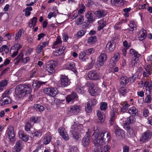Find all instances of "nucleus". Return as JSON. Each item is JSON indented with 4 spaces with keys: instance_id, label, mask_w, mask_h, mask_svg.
I'll list each match as a JSON object with an SVG mask.
<instances>
[{
    "instance_id": "8fccbe9b",
    "label": "nucleus",
    "mask_w": 152,
    "mask_h": 152,
    "mask_svg": "<svg viewBox=\"0 0 152 152\" xmlns=\"http://www.w3.org/2000/svg\"><path fill=\"white\" fill-rule=\"evenodd\" d=\"M129 106V104L127 103L125 104L124 105H122V107L121 108V112L122 113L125 112Z\"/></svg>"
},
{
    "instance_id": "c03bdc74",
    "label": "nucleus",
    "mask_w": 152,
    "mask_h": 152,
    "mask_svg": "<svg viewBox=\"0 0 152 152\" xmlns=\"http://www.w3.org/2000/svg\"><path fill=\"white\" fill-rule=\"evenodd\" d=\"M37 21V18L36 17H34L32 19H30L29 21V26L30 28H31L32 26L34 27L36 25V22Z\"/></svg>"
},
{
    "instance_id": "13d9d810",
    "label": "nucleus",
    "mask_w": 152,
    "mask_h": 152,
    "mask_svg": "<svg viewBox=\"0 0 152 152\" xmlns=\"http://www.w3.org/2000/svg\"><path fill=\"white\" fill-rule=\"evenodd\" d=\"M58 131L59 132L60 134H67L65 131V129L63 127H60L58 129Z\"/></svg>"
},
{
    "instance_id": "2eb2a0df",
    "label": "nucleus",
    "mask_w": 152,
    "mask_h": 152,
    "mask_svg": "<svg viewBox=\"0 0 152 152\" xmlns=\"http://www.w3.org/2000/svg\"><path fill=\"white\" fill-rule=\"evenodd\" d=\"M148 35L147 34L146 30L142 28L139 31L138 34V40L140 41H142L144 40Z\"/></svg>"
},
{
    "instance_id": "69168bd1",
    "label": "nucleus",
    "mask_w": 152,
    "mask_h": 152,
    "mask_svg": "<svg viewBox=\"0 0 152 152\" xmlns=\"http://www.w3.org/2000/svg\"><path fill=\"white\" fill-rule=\"evenodd\" d=\"M31 127V125L30 123L27 122L26 125L25 126V130L26 132H29L30 130Z\"/></svg>"
},
{
    "instance_id": "c9c22d12",
    "label": "nucleus",
    "mask_w": 152,
    "mask_h": 152,
    "mask_svg": "<svg viewBox=\"0 0 152 152\" xmlns=\"http://www.w3.org/2000/svg\"><path fill=\"white\" fill-rule=\"evenodd\" d=\"M130 54L133 56V58H138L141 55L133 49H131L130 50Z\"/></svg>"
},
{
    "instance_id": "473e14b6",
    "label": "nucleus",
    "mask_w": 152,
    "mask_h": 152,
    "mask_svg": "<svg viewBox=\"0 0 152 152\" xmlns=\"http://www.w3.org/2000/svg\"><path fill=\"white\" fill-rule=\"evenodd\" d=\"M11 102V99L9 97L2 98L0 100V103L1 105L3 106L8 104Z\"/></svg>"
},
{
    "instance_id": "49530a36",
    "label": "nucleus",
    "mask_w": 152,
    "mask_h": 152,
    "mask_svg": "<svg viewBox=\"0 0 152 152\" xmlns=\"http://www.w3.org/2000/svg\"><path fill=\"white\" fill-rule=\"evenodd\" d=\"M8 83V81L6 80H2L0 82V90L2 91L4 90V88L6 87Z\"/></svg>"
},
{
    "instance_id": "dca6fc26",
    "label": "nucleus",
    "mask_w": 152,
    "mask_h": 152,
    "mask_svg": "<svg viewBox=\"0 0 152 152\" xmlns=\"http://www.w3.org/2000/svg\"><path fill=\"white\" fill-rule=\"evenodd\" d=\"M49 42L47 41L39 43V45H37V48H36V52L37 54H39L41 51L43 50V48H45L46 46L48 45Z\"/></svg>"
},
{
    "instance_id": "f03ea898",
    "label": "nucleus",
    "mask_w": 152,
    "mask_h": 152,
    "mask_svg": "<svg viewBox=\"0 0 152 152\" xmlns=\"http://www.w3.org/2000/svg\"><path fill=\"white\" fill-rule=\"evenodd\" d=\"M95 127H94V132H93V143L96 145L99 144L104 145L106 141L108 142L110 140V135L107 132H102L98 133V129L96 128L95 130Z\"/></svg>"
},
{
    "instance_id": "9d476101",
    "label": "nucleus",
    "mask_w": 152,
    "mask_h": 152,
    "mask_svg": "<svg viewBox=\"0 0 152 152\" xmlns=\"http://www.w3.org/2000/svg\"><path fill=\"white\" fill-rule=\"evenodd\" d=\"M151 134H152L151 132L149 130H147L142 134L141 138H140V141L145 142L148 140L151 139Z\"/></svg>"
},
{
    "instance_id": "603ef678",
    "label": "nucleus",
    "mask_w": 152,
    "mask_h": 152,
    "mask_svg": "<svg viewBox=\"0 0 152 152\" xmlns=\"http://www.w3.org/2000/svg\"><path fill=\"white\" fill-rule=\"evenodd\" d=\"M84 52L85 54H86L91 55L94 52V50L93 48H91L86 49L84 51H82L80 52Z\"/></svg>"
},
{
    "instance_id": "412c9836",
    "label": "nucleus",
    "mask_w": 152,
    "mask_h": 152,
    "mask_svg": "<svg viewBox=\"0 0 152 152\" xmlns=\"http://www.w3.org/2000/svg\"><path fill=\"white\" fill-rule=\"evenodd\" d=\"M18 134H19V137L22 139L23 141L26 142L28 141V136L26 135L22 130L19 131V132H18Z\"/></svg>"
},
{
    "instance_id": "b1692460",
    "label": "nucleus",
    "mask_w": 152,
    "mask_h": 152,
    "mask_svg": "<svg viewBox=\"0 0 152 152\" xmlns=\"http://www.w3.org/2000/svg\"><path fill=\"white\" fill-rule=\"evenodd\" d=\"M23 143L21 140H18L17 141L15 146V152H19L21 151L23 148Z\"/></svg>"
},
{
    "instance_id": "bf43d9fd",
    "label": "nucleus",
    "mask_w": 152,
    "mask_h": 152,
    "mask_svg": "<svg viewBox=\"0 0 152 152\" xmlns=\"http://www.w3.org/2000/svg\"><path fill=\"white\" fill-rule=\"evenodd\" d=\"M91 62L88 64V67L85 68L86 70H90L93 67V64H94V61L91 58Z\"/></svg>"
},
{
    "instance_id": "2f4dec72",
    "label": "nucleus",
    "mask_w": 152,
    "mask_h": 152,
    "mask_svg": "<svg viewBox=\"0 0 152 152\" xmlns=\"http://www.w3.org/2000/svg\"><path fill=\"white\" fill-rule=\"evenodd\" d=\"M124 134V131L120 129L117 128L115 130L116 137L118 139H121Z\"/></svg>"
},
{
    "instance_id": "9b49d317",
    "label": "nucleus",
    "mask_w": 152,
    "mask_h": 152,
    "mask_svg": "<svg viewBox=\"0 0 152 152\" xmlns=\"http://www.w3.org/2000/svg\"><path fill=\"white\" fill-rule=\"evenodd\" d=\"M60 84L61 87H65L69 85V79L65 75H61L60 77Z\"/></svg>"
},
{
    "instance_id": "09e8293b",
    "label": "nucleus",
    "mask_w": 152,
    "mask_h": 152,
    "mask_svg": "<svg viewBox=\"0 0 152 152\" xmlns=\"http://www.w3.org/2000/svg\"><path fill=\"white\" fill-rule=\"evenodd\" d=\"M96 40V37L94 36L91 37L88 39L87 43L89 44H92L95 42Z\"/></svg>"
},
{
    "instance_id": "aec40b11",
    "label": "nucleus",
    "mask_w": 152,
    "mask_h": 152,
    "mask_svg": "<svg viewBox=\"0 0 152 152\" xmlns=\"http://www.w3.org/2000/svg\"><path fill=\"white\" fill-rule=\"evenodd\" d=\"M86 136L82 140V145L84 147H86L89 145L90 143V138H89V135L88 132H86Z\"/></svg>"
},
{
    "instance_id": "cd10ccee",
    "label": "nucleus",
    "mask_w": 152,
    "mask_h": 152,
    "mask_svg": "<svg viewBox=\"0 0 152 152\" xmlns=\"http://www.w3.org/2000/svg\"><path fill=\"white\" fill-rule=\"evenodd\" d=\"M129 113L132 116H136L138 115V111L134 106L130 107L128 110Z\"/></svg>"
},
{
    "instance_id": "6e6d98bb",
    "label": "nucleus",
    "mask_w": 152,
    "mask_h": 152,
    "mask_svg": "<svg viewBox=\"0 0 152 152\" xmlns=\"http://www.w3.org/2000/svg\"><path fill=\"white\" fill-rule=\"evenodd\" d=\"M85 33L86 30H80L77 31V32L76 33L77 37H82L84 35Z\"/></svg>"
},
{
    "instance_id": "e433bc0d",
    "label": "nucleus",
    "mask_w": 152,
    "mask_h": 152,
    "mask_svg": "<svg viewBox=\"0 0 152 152\" xmlns=\"http://www.w3.org/2000/svg\"><path fill=\"white\" fill-rule=\"evenodd\" d=\"M135 116H136L131 115L127 118L126 121V124H134V123H135L136 122V118L134 117Z\"/></svg>"
},
{
    "instance_id": "4c0bfd02",
    "label": "nucleus",
    "mask_w": 152,
    "mask_h": 152,
    "mask_svg": "<svg viewBox=\"0 0 152 152\" xmlns=\"http://www.w3.org/2000/svg\"><path fill=\"white\" fill-rule=\"evenodd\" d=\"M23 53L21 52L19 53V55H18L17 57L15 58L13 60V61L15 62V65H18L20 62L21 60L23 59Z\"/></svg>"
},
{
    "instance_id": "5701e85b",
    "label": "nucleus",
    "mask_w": 152,
    "mask_h": 152,
    "mask_svg": "<svg viewBox=\"0 0 152 152\" xmlns=\"http://www.w3.org/2000/svg\"><path fill=\"white\" fill-rule=\"evenodd\" d=\"M21 47V45H15L14 46H12L11 49H15V51L13 52L12 55V58H14L18 55V50Z\"/></svg>"
},
{
    "instance_id": "c85d7f7f",
    "label": "nucleus",
    "mask_w": 152,
    "mask_h": 152,
    "mask_svg": "<svg viewBox=\"0 0 152 152\" xmlns=\"http://www.w3.org/2000/svg\"><path fill=\"white\" fill-rule=\"evenodd\" d=\"M96 112L97 116L98 117L99 121H100V122L102 123L104 122L105 117L104 114L99 110H97Z\"/></svg>"
},
{
    "instance_id": "f3484780",
    "label": "nucleus",
    "mask_w": 152,
    "mask_h": 152,
    "mask_svg": "<svg viewBox=\"0 0 152 152\" xmlns=\"http://www.w3.org/2000/svg\"><path fill=\"white\" fill-rule=\"evenodd\" d=\"M81 127V125L74 123V124L71 126L70 132H79L80 131Z\"/></svg>"
},
{
    "instance_id": "5fc2aeb1",
    "label": "nucleus",
    "mask_w": 152,
    "mask_h": 152,
    "mask_svg": "<svg viewBox=\"0 0 152 152\" xmlns=\"http://www.w3.org/2000/svg\"><path fill=\"white\" fill-rule=\"evenodd\" d=\"M100 109L102 111H104L106 110L107 107V104L105 102H102L100 103Z\"/></svg>"
},
{
    "instance_id": "864d4df0",
    "label": "nucleus",
    "mask_w": 152,
    "mask_h": 152,
    "mask_svg": "<svg viewBox=\"0 0 152 152\" xmlns=\"http://www.w3.org/2000/svg\"><path fill=\"white\" fill-rule=\"evenodd\" d=\"M97 101L96 99H92L88 103L87 106H94L97 104Z\"/></svg>"
},
{
    "instance_id": "6e6552de",
    "label": "nucleus",
    "mask_w": 152,
    "mask_h": 152,
    "mask_svg": "<svg viewBox=\"0 0 152 152\" xmlns=\"http://www.w3.org/2000/svg\"><path fill=\"white\" fill-rule=\"evenodd\" d=\"M78 99V96L75 92H72L66 97V102L68 103L72 104Z\"/></svg>"
},
{
    "instance_id": "20e7f679",
    "label": "nucleus",
    "mask_w": 152,
    "mask_h": 152,
    "mask_svg": "<svg viewBox=\"0 0 152 152\" xmlns=\"http://www.w3.org/2000/svg\"><path fill=\"white\" fill-rule=\"evenodd\" d=\"M88 77L92 80H97L101 77L100 73L95 70H91L88 73Z\"/></svg>"
},
{
    "instance_id": "7c9ffc66",
    "label": "nucleus",
    "mask_w": 152,
    "mask_h": 152,
    "mask_svg": "<svg viewBox=\"0 0 152 152\" xmlns=\"http://www.w3.org/2000/svg\"><path fill=\"white\" fill-rule=\"evenodd\" d=\"M62 43V41L61 40L60 36H58L56 39V41L53 43V46H52V48H58L60 44Z\"/></svg>"
},
{
    "instance_id": "f704fd0d",
    "label": "nucleus",
    "mask_w": 152,
    "mask_h": 152,
    "mask_svg": "<svg viewBox=\"0 0 152 152\" xmlns=\"http://www.w3.org/2000/svg\"><path fill=\"white\" fill-rule=\"evenodd\" d=\"M33 108H34V109L36 110V111L39 112H42L44 110H45V108H44L43 106L37 104H34Z\"/></svg>"
},
{
    "instance_id": "338daca9",
    "label": "nucleus",
    "mask_w": 152,
    "mask_h": 152,
    "mask_svg": "<svg viewBox=\"0 0 152 152\" xmlns=\"http://www.w3.org/2000/svg\"><path fill=\"white\" fill-rule=\"evenodd\" d=\"M145 69L146 72H151L152 71V65L149 64L145 67Z\"/></svg>"
},
{
    "instance_id": "ddd939ff",
    "label": "nucleus",
    "mask_w": 152,
    "mask_h": 152,
    "mask_svg": "<svg viewBox=\"0 0 152 152\" xmlns=\"http://www.w3.org/2000/svg\"><path fill=\"white\" fill-rule=\"evenodd\" d=\"M55 67V65L54 63L47 62L46 63V64L45 69L49 73L52 74L54 72Z\"/></svg>"
},
{
    "instance_id": "f8f14e48",
    "label": "nucleus",
    "mask_w": 152,
    "mask_h": 152,
    "mask_svg": "<svg viewBox=\"0 0 152 152\" xmlns=\"http://www.w3.org/2000/svg\"><path fill=\"white\" fill-rule=\"evenodd\" d=\"M107 60V56L105 53H102L100 54V55L99 56V59H98V66L99 67H100L104 64V63Z\"/></svg>"
},
{
    "instance_id": "393cba45",
    "label": "nucleus",
    "mask_w": 152,
    "mask_h": 152,
    "mask_svg": "<svg viewBox=\"0 0 152 152\" xmlns=\"http://www.w3.org/2000/svg\"><path fill=\"white\" fill-rule=\"evenodd\" d=\"M141 86L145 87L146 91H148L149 94H151V92L152 91V83L149 81H145V85Z\"/></svg>"
},
{
    "instance_id": "79ce46f5",
    "label": "nucleus",
    "mask_w": 152,
    "mask_h": 152,
    "mask_svg": "<svg viewBox=\"0 0 152 152\" xmlns=\"http://www.w3.org/2000/svg\"><path fill=\"white\" fill-rule=\"evenodd\" d=\"M115 113L114 111H112L111 113V116L110 118L109 124L110 125L112 126L115 123Z\"/></svg>"
},
{
    "instance_id": "c756f323",
    "label": "nucleus",
    "mask_w": 152,
    "mask_h": 152,
    "mask_svg": "<svg viewBox=\"0 0 152 152\" xmlns=\"http://www.w3.org/2000/svg\"><path fill=\"white\" fill-rule=\"evenodd\" d=\"M120 84L122 86H125L129 82V79L126 76H123L121 77Z\"/></svg>"
},
{
    "instance_id": "58836bf2",
    "label": "nucleus",
    "mask_w": 152,
    "mask_h": 152,
    "mask_svg": "<svg viewBox=\"0 0 152 152\" xmlns=\"http://www.w3.org/2000/svg\"><path fill=\"white\" fill-rule=\"evenodd\" d=\"M93 85H91L89 87V93L92 96H94L97 94V90L94 88Z\"/></svg>"
},
{
    "instance_id": "a211bd4d",
    "label": "nucleus",
    "mask_w": 152,
    "mask_h": 152,
    "mask_svg": "<svg viewBox=\"0 0 152 152\" xmlns=\"http://www.w3.org/2000/svg\"><path fill=\"white\" fill-rule=\"evenodd\" d=\"M115 48V43L113 42H109L106 45V51L110 53L114 51Z\"/></svg>"
},
{
    "instance_id": "f257e3e1",
    "label": "nucleus",
    "mask_w": 152,
    "mask_h": 152,
    "mask_svg": "<svg viewBox=\"0 0 152 152\" xmlns=\"http://www.w3.org/2000/svg\"><path fill=\"white\" fill-rule=\"evenodd\" d=\"M32 90L29 86L25 85L17 86L15 88V92L18 97L21 99L27 98L26 102L30 103L32 101L33 96L30 94Z\"/></svg>"
},
{
    "instance_id": "a18cd8bd",
    "label": "nucleus",
    "mask_w": 152,
    "mask_h": 152,
    "mask_svg": "<svg viewBox=\"0 0 152 152\" xmlns=\"http://www.w3.org/2000/svg\"><path fill=\"white\" fill-rule=\"evenodd\" d=\"M40 118L39 117H37L35 116H33L30 118V121L34 123H38L39 122Z\"/></svg>"
},
{
    "instance_id": "0eeeda50",
    "label": "nucleus",
    "mask_w": 152,
    "mask_h": 152,
    "mask_svg": "<svg viewBox=\"0 0 152 152\" xmlns=\"http://www.w3.org/2000/svg\"><path fill=\"white\" fill-rule=\"evenodd\" d=\"M120 56L119 53L117 52L114 53L113 56L111 57L110 60L109 64V66L110 67L112 68L115 66L116 63L120 59Z\"/></svg>"
},
{
    "instance_id": "423d86ee",
    "label": "nucleus",
    "mask_w": 152,
    "mask_h": 152,
    "mask_svg": "<svg viewBox=\"0 0 152 152\" xmlns=\"http://www.w3.org/2000/svg\"><path fill=\"white\" fill-rule=\"evenodd\" d=\"M43 92L50 96L54 97L58 94V91L56 88H48L44 89Z\"/></svg>"
},
{
    "instance_id": "1a4fd4ad",
    "label": "nucleus",
    "mask_w": 152,
    "mask_h": 152,
    "mask_svg": "<svg viewBox=\"0 0 152 152\" xmlns=\"http://www.w3.org/2000/svg\"><path fill=\"white\" fill-rule=\"evenodd\" d=\"M95 145V148H94V152H109V150H110V146L108 145H106L104 146V150L102 149V148L101 147V145H103L99 144Z\"/></svg>"
},
{
    "instance_id": "3c124183",
    "label": "nucleus",
    "mask_w": 152,
    "mask_h": 152,
    "mask_svg": "<svg viewBox=\"0 0 152 152\" xmlns=\"http://www.w3.org/2000/svg\"><path fill=\"white\" fill-rule=\"evenodd\" d=\"M141 76L140 75H132V77H128L130 80V83H132L135 81L136 78H139V76Z\"/></svg>"
},
{
    "instance_id": "a878e982",
    "label": "nucleus",
    "mask_w": 152,
    "mask_h": 152,
    "mask_svg": "<svg viewBox=\"0 0 152 152\" xmlns=\"http://www.w3.org/2000/svg\"><path fill=\"white\" fill-rule=\"evenodd\" d=\"M90 55L86 54L83 52H80V53L78 55V58L80 61L83 62L86 61L88 58V56Z\"/></svg>"
},
{
    "instance_id": "e2e57ef3",
    "label": "nucleus",
    "mask_w": 152,
    "mask_h": 152,
    "mask_svg": "<svg viewBox=\"0 0 152 152\" xmlns=\"http://www.w3.org/2000/svg\"><path fill=\"white\" fill-rule=\"evenodd\" d=\"M144 101H145V103H149L151 102V98L150 95H147L146 97L145 98Z\"/></svg>"
},
{
    "instance_id": "37998d69",
    "label": "nucleus",
    "mask_w": 152,
    "mask_h": 152,
    "mask_svg": "<svg viewBox=\"0 0 152 152\" xmlns=\"http://www.w3.org/2000/svg\"><path fill=\"white\" fill-rule=\"evenodd\" d=\"M111 3L117 7H120L123 4L122 0H111Z\"/></svg>"
},
{
    "instance_id": "4be33fe9",
    "label": "nucleus",
    "mask_w": 152,
    "mask_h": 152,
    "mask_svg": "<svg viewBox=\"0 0 152 152\" xmlns=\"http://www.w3.org/2000/svg\"><path fill=\"white\" fill-rule=\"evenodd\" d=\"M95 14L97 17L99 18H102L104 17L107 14V12L105 10H99L95 11Z\"/></svg>"
},
{
    "instance_id": "39448f33",
    "label": "nucleus",
    "mask_w": 152,
    "mask_h": 152,
    "mask_svg": "<svg viewBox=\"0 0 152 152\" xmlns=\"http://www.w3.org/2000/svg\"><path fill=\"white\" fill-rule=\"evenodd\" d=\"M80 109L79 105H71L67 108V114L69 115H75L79 112Z\"/></svg>"
},
{
    "instance_id": "ea45409f",
    "label": "nucleus",
    "mask_w": 152,
    "mask_h": 152,
    "mask_svg": "<svg viewBox=\"0 0 152 152\" xmlns=\"http://www.w3.org/2000/svg\"><path fill=\"white\" fill-rule=\"evenodd\" d=\"M84 21V18L83 16H79L78 18L75 20V23L77 25H82Z\"/></svg>"
},
{
    "instance_id": "4d7b16f0",
    "label": "nucleus",
    "mask_w": 152,
    "mask_h": 152,
    "mask_svg": "<svg viewBox=\"0 0 152 152\" xmlns=\"http://www.w3.org/2000/svg\"><path fill=\"white\" fill-rule=\"evenodd\" d=\"M75 91L79 94H82L83 92V89L80 86H77Z\"/></svg>"
},
{
    "instance_id": "de8ad7c7",
    "label": "nucleus",
    "mask_w": 152,
    "mask_h": 152,
    "mask_svg": "<svg viewBox=\"0 0 152 152\" xmlns=\"http://www.w3.org/2000/svg\"><path fill=\"white\" fill-rule=\"evenodd\" d=\"M127 92L126 88V87H121L119 89V93L123 96H124Z\"/></svg>"
},
{
    "instance_id": "bb28decb",
    "label": "nucleus",
    "mask_w": 152,
    "mask_h": 152,
    "mask_svg": "<svg viewBox=\"0 0 152 152\" xmlns=\"http://www.w3.org/2000/svg\"><path fill=\"white\" fill-rule=\"evenodd\" d=\"M98 24H99V26L97 27V30L100 31L106 26V23L105 20H104V18H102L98 21Z\"/></svg>"
},
{
    "instance_id": "72a5a7b5",
    "label": "nucleus",
    "mask_w": 152,
    "mask_h": 152,
    "mask_svg": "<svg viewBox=\"0 0 152 152\" xmlns=\"http://www.w3.org/2000/svg\"><path fill=\"white\" fill-rule=\"evenodd\" d=\"M51 139L52 137L50 135L48 134L46 135L43 139V144L45 145L49 144Z\"/></svg>"
},
{
    "instance_id": "a19ab883",
    "label": "nucleus",
    "mask_w": 152,
    "mask_h": 152,
    "mask_svg": "<svg viewBox=\"0 0 152 152\" xmlns=\"http://www.w3.org/2000/svg\"><path fill=\"white\" fill-rule=\"evenodd\" d=\"M129 26L130 28L125 30V31L128 32L131 31L132 32L134 29L136 28V24L132 22H130V23L129 24Z\"/></svg>"
},
{
    "instance_id": "4468645a",
    "label": "nucleus",
    "mask_w": 152,
    "mask_h": 152,
    "mask_svg": "<svg viewBox=\"0 0 152 152\" xmlns=\"http://www.w3.org/2000/svg\"><path fill=\"white\" fill-rule=\"evenodd\" d=\"M85 18H87L89 23H92L95 21L93 11H88L87 13L85 14Z\"/></svg>"
},
{
    "instance_id": "774afa93",
    "label": "nucleus",
    "mask_w": 152,
    "mask_h": 152,
    "mask_svg": "<svg viewBox=\"0 0 152 152\" xmlns=\"http://www.w3.org/2000/svg\"><path fill=\"white\" fill-rule=\"evenodd\" d=\"M84 11H85V7L84 5L82 4V8H80V10H78L77 13H78V14H82L84 12Z\"/></svg>"
},
{
    "instance_id": "6ab92c4d",
    "label": "nucleus",
    "mask_w": 152,
    "mask_h": 152,
    "mask_svg": "<svg viewBox=\"0 0 152 152\" xmlns=\"http://www.w3.org/2000/svg\"><path fill=\"white\" fill-rule=\"evenodd\" d=\"M66 69L73 71L75 69V64L72 61H68L65 65Z\"/></svg>"
},
{
    "instance_id": "680f3d73",
    "label": "nucleus",
    "mask_w": 152,
    "mask_h": 152,
    "mask_svg": "<svg viewBox=\"0 0 152 152\" xmlns=\"http://www.w3.org/2000/svg\"><path fill=\"white\" fill-rule=\"evenodd\" d=\"M21 33H22V30L21 29L19 30V31H18V32L17 34H16V36H15V40H18L20 38V37H21Z\"/></svg>"
},
{
    "instance_id": "7ed1b4c3",
    "label": "nucleus",
    "mask_w": 152,
    "mask_h": 152,
    "mask_svg": "<svg viewBox=\"0 0 152 152\" xmlns=\"http://www.w3.org/2000/svg\"><path fill=\"white\" fill-rule=\"evenodd\" d=\"M6 137L10 139V141L11 142L15 141V133L14 131L13 126L12 125L8 126L7 128L6 131Z\"/></svg>"
},
{
    "instance_id": "052dcab7",
    "label": "nucleus",
    "mask_w": 152,
    "mask_h": 152,
    "mask_svg": "<svg viewBox=\"0 0 152 152\" xmlns=\"http://www.w3.org/2000/svg\"><path fill=\"white\" fill-rule=\"evenodd\" d=\"M11 93V91L9 90H7L4 91V93H3L2 97L3 98H7L9 97L8 95Z\"/></svg>"
},
{
    "instance_id": "0e129e2a",
    "label": "nucleus",
    "mask_w": 152,
    "mask_h": 152,
    "mask_svg": "<svg viewBox=\"0 0 152 152\" xmlns=\"http://www.w3.org/2000/svg\"><path fill=\"white\" fill-rule=\"evenodd\" d=\"M77 132H71L73 138L77 140L79 138V136L78 134L77 133Z\"/></svg>"
}]
</instances>
